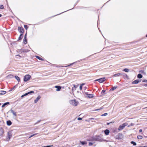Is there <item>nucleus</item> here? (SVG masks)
I'll use <instances>...</instances> for the list:
<instances>
[{
  "label": "nucleus",
  "mask_w": 147,
  "mask_h": 147,
  "mask_svg": "<svg viewBox=\"0 0 147 147\" xmlns=\"http://www.w3.org/2000/svg\"><path fill=\"white\" fill-rule=\"evenodd\" d=\"M131 144H133L134 146L136 145V143L133 141H131Z\"/></svg>",
  "instance_id": "nucleus-35"
},
{
  "label": "nucleus",
  "mask_w": 147,
  "mask_h": 147,
  "mask_svg": "<svg viewBox=\"0 0 147 147\" xmlns=\"http://www.w3.org/2000/svg\"><path fill=\"white\" fill-rule=\"evenodd\" d=\"M142 77V76L140 74H138V78H141Z\"/></svg>",
  "instance_id": "nucleus-32"
},
{
  "label": "nucleus",
  "mask_w": 147,
  "mask_h": 147,
  "mask_svg": "<svg viewBox=\"0 0 147 147\" xmlns=\"http://www.w3.org/2000/svg\"><path fill=\"white\" fill-rule=\"evenodd\" d=\"M4 7L3 6V5H0V9H4Z\"/></svg>",
  "instance_id": "nucleus-34"
},
{
  "label": "nucleus",
  "mask_w": 147,
  "mask_h": 147,
  "mask_svg": "<svg viewBox=\"0 0 147 147\" xmlns=\"http://www.w3.org/2000/svg\"><path fill=\"white\" fill-rule=\"evenodd\" d=\"M16 56H17H17H19V57H20L19 55H16Z\"/></svg>",
  "instance_id": "nucleus-55"
},
{
  "label": "nucleus",
  "mask_w": 147,
  "mask_h": 147,
  "mask_svg": "<svg viewBox=\"0 0 147 147\" xmlns=\"http://www.w3.org/2000/svg\"><path fill=\"white\" fill-rule=\"evenodd\" d=\"M15 88V87L14 86L12 88V90H13V89H14V88Z\"/></svg>",
  "instance_id": "nucleus-56"
},
{
  "label": "nucleus",
  "mask_w": 147,
  "mask_h": 147,
  "mask_svg": "<svg viewBox=\"0 0 147 147\" xmlns=\"http://www.w3.org/2000/svg\"><path fill=\"white\" fill-rule=\"evenodd\" d=\"M42 146V147H50L51 146Z\"/></svg>",
  "instance_id": "nucleus-45"
},
{
  "label": "nucleus",
  "mask_w": 147,
  "mask_h": 147,
  "mask_svg": "<svg viewBox=\"0 0 147 147\" xmlns=\"http://www.w3.org/2000/svg\"><path fill=\"white\" fill-rule=\"evenodd\" d=\"M75 63V62H74V63H71V64H70V65H68L65 66V67H67V66H70L71 65H73V64H74Z\"/></svg>",
  "instance_id": "nucleus-40"
},
{
  "label": "nucleus",
  "mask_w": 147,
  "mask_h": 147,
  "mask_svg": "<svg viewBox=\"0 0 147 147\" xmlns=\"http://www.w3.org/2000/svg\"><path fill=\"white\" fill-rule=\"evenodd\" d=\"M104 132L106 135H108L110 131L109 130L107 129L105 130Z\"/></svg>",
  "instance_id": "nucleus-13"
},
{
  "label": "nucleus",
  "mask_w": 147,
  "mask_h": 147,
  "mask_svg": "<svg viewBox=\"0 0 147 147\" xmlns=\"http://www.w3.org/2000/svg\"><path fill=\"white\" fill-rule=\"evenodd\" d=\"M80 143L83 145L85 144H86V142L85 141H80Z\"/></svg>",
  "instance_id": "nucleus-27"
},
{
  "label": "nucleus",
  "mask_w": 147,
  "mask_h": 147,
  "mask_svg": "<svg viewBox=\"0 0 147 147\" xmlns=\"http://www.w3.org/2000/svg\"><path fill=\"white\" fill-rule=\"evenodd\" d=\"M13 77V76L12 75H9L7 76V78H12Z\"/></svg>",
  "instance_id": "nucleus-30"
},
{
  "label": "nucleus",
  "mask_w": 147,
  "mask_h": 147,
  "mask_svg": "<svg viewBox=\"0 0 147 147\" xmlns=\"http://www.w3.org/2000/svg\"><path fill=\"white\" fill-rule=\"evenodd\" d=\"M15 78L19 82L20 81V78L18 76H16Z\"/></svg>",
  "instance_id": "nucleus-22"
},
{
  "label": "nucleus",
  "mask_w": 147,
  "mask_h": 147,
  "mask_svg": "<svg viewBox=\"0 0 147 147\" xmlns=\"http://www.w3.org/2000/svg\"><path fill=\"white\" fill-rule=\"evenodd\" d=\"M82 119L81 118L79 117L78 118V120H81Z\"/></svg>",
  "instance_id": "nucleus-46"
},
{
  "label": "nucleus",
  "mask_w": 147,
  "mask_h": 147,
  "mask_svg": "<svg viewBox=\"0 0 147 147\" xmlns=\"http://www.w3.org/2000/svg\"><path fill=\"white\" fill-rule=\"evenodd\" d=\"M2 16V15L1 14H0V17H1Z\"/></svg>",
  "instance_id": "nucleus-58"
},
{
  "label": "nucleus",
  "mask_w": 147,
  "mask_h": 147,
  "mask_svg": "<svg viewBox=\"0 0 147 147\" xmlns=\"http://www.w3.org/2000/svg\"><path fill=\"white\" fill-rule=\"evenodd\" d=\"M95 119H96H96L95 118H89V120L88 121H89L90 120H94Z\"/></svg>",
  "instance_id": "nucleus-33"
},
{
  "label": "nucleus",
  "mask_w": 147,
  "mask_h": 147,
  "mask_svg": "<svg viewBox=\"0 0 147 147\" xmlns=\"http://www.w3.org/2000/svg\"><path fill=\"white\" fill-rule=\"evenodd\" d=\"M120 74H121L120 73H118L117 74H115L113 76V77H115L119 76Z\"/></svg>",
  "instance_id": "nucleus-24"
},
{
  "label": "nucleus",
  "mask_w": 147,
  "mask_h": 147,
  "mask_svg": "<svg viewBox=\"0 0 147 147\" xmlns=\"http://www.w3.org/2000/svg\"><path fill=\"white\" fill-rule=\"evenodd\" d=\"M103 108V107H101L99 109H95V110H94V111H97L100 110L102 109Z\"/></svg>",
  "instance_id": "nucleus-36"
},
{
  "label": "nucleus",
  "mask_w": 147,
  "mask_h": 147,
  "mask_svg": "<svg viewBox=\"0 0 147 147\" xmlns=\"http://www.w3.org/2000/svg\"><path fill=\"white\" fill-rule=\"evenodd\" d=\"M22 37H23L22 34H21L20 35V36H19V37L18 38V40H20V39H22Z\"/></svg>",
  "instance_id": "nucleus-29"
},
{
  "label": "nucleus",
  "mask_w": 147,
  "mask_h": 147,
  "mask_svg": "<svg viewBox=\"0 0 147 147\" xmlns=\"http://www.w3.org/2000/svg\"><path fill=\"white\" fill-rule=\"evenodd\" d=\"M92 144H93V143L91 142H90L89 143V146H90L92 145Z\"/></svg>",
  "instance_id": "nucleus-41"
},
{
  "label": "nucleus",
  "mask_w": 147,
  "mask_h": 147,
  "mask_svg": "<svg viewBox=\"0 0 147 147\" xmlns=\"http://www.w3.org/2000/svg\"><path fill=\"white\" fill-rule=\"evenodd\" d=\"M85 95L86 96V97L89 98H91L94 97V95L93 94H89L88 93V92H85Z\"/></svg>",
  "instance_id": "nucleus-6"
},
{
  "label": "nucleus",
  "mask_w": 147,
  "mask_h": 147,
  "mask_svg": "<svg viewBox=\"0 0 147 147\" xmlns=\"http://www.w3.org/2000/svg\"><path fill=\"white\" fill-rule=\"evenodd\" d=\"M107 115H108L107 113H105L104 114L101 115V116H106Z\"/></svg>",
  "instance_id": "nucleus-37"
},
{
  "label": "nucleus",
  "mask_w": 147,
  "mask_h": 147,
  "mask_svg": "<svg viewBox=\"0 0 147 147\" xmlns=\"http://www.w3.org/2000/svg\"><path fill=\"white\" fill-rule=\"evenodd\" d=\"M138 147H147V146H139Z\"/></svg>",
  "instance_id": "nucleus-54"
},
{
  "label": "nucleus",
  "mask_w": 147,
  "mask_h": 147,
  "mask_svg": "<svg viewBox=\"0 0 147 147\" xmlns=\"http://www.w3.org/2000/svg\"><path fill=\"white\" fill-rule=\"evenodd\" d=\"M4 133L3 129L2 127H0V136L2 135Z\"/></svg>",
  "instance_id": "nucleus-11"
},
{
  "label": "nucleus",
  "mask_w": 147,
  "mask_h": 147,
  "mask_svg": "<svg viewBox=\"0 0 147 147\" xmlns=\"http://www.w3.org/2000/svg\"><path fill=\"white\" fill-rule=\"evenodd\" d=\"M34 91H30L28 92L25 93L24 95V96H26L28 95L29 94H31V93H34Z\"/></svg>",
  "instance_id": "nucleus-15"
},
{
  "label": "nucleus",
  "mask_w": 147,
  "mask_h": 147,
  "mask_svg": "<svg viewBox=\"0 0 147 147\" xmlns=\"http://www.w3.org/2000/svg\"><path fill=\"white\" fill-rule=\"evenodd\" d=\"M7 135L6 137V140H9L12 136V131H10L7 132Z\"/></svg>",
  "instance_id": "nucleus-1"
},
{
  "label": "nucleus",
  "mask_w": 147,
  "mask_h": 147,
  "mask_svg": "<svg viewBox=\"0 0 147 147\" xmlns=\"http://www.w3.org/2000/svg\"><path fill=\"white\" fill-rule=\"evenodd\" d=\"M142 131V129H140L139 130V133H141Z\"/></svg>",
  "instance_id": "nucleus-47"
},
{
  "label": "nucleus",
  "mask_w": 147,
  "mask_h": 147,
  "mask_svg": "<svg viewBox=\"0 0 147 147\" xmlns=\"http://www.w3.org/2000/svg\"><path fill=\"white\" fill-rule=\"evenodd\" d=\"M117 88V86H115L113 87L111 89V90H114L115 89Z\"/></svg>",
  "instance_id": "nucleus-31"
},
{
  "label": "nucleus",
  "mask_w": 147,
  "mask_h": 147,
  "mask_svg": "<svg viewBox=\"0 0 147 147\" xmlns=\"http://www.w3.org/2000/svg\"><path fill=\"white\" fill-rule=\"evenodd\" d=\"M127 125V123H124L123 124L120 125L119 126V127L118 128V130L119 131H121V130H122L124 128V127H125V126H126Z\"/></svg>",
  "instance_id": "nucleus-3"
},
{
  "label": "nucleus",
  "mask_w": 147,
  "mask_h": 147,
  "mask_svg": "<svg viewBox=\"0 0 147 147\" xmlns=\"http://www.w3.org/2000/svg\"><path fill=\"white\" fill-rule=\"evenodd\" d=\"M142 82H147V80H144L142 81Z\"/></svg>",
  "instance_id": "nucleus-43"
},
{
  "label": "nucleus",
  "mask_w": 147,
  "mask_h": 147,
  "mask_svg": "<svg viewBox=\"0 0 147 147\" xmlns=\"http://www.w3.org/2000/svg\"><path fill=\"white\" fill-rule=\"evenodd\" d=\"M85 85V83H82V84H81V85H82V86L83 85Z\"/></svg>",
  "instance_id": "nucleus-52"
},
{
  "label": "nucleus",
  "mask_w": 147,
  "mask_h": 147,
  "mask_svg": "<svg viewBox=\"0 0 147 147\" xmlns=\"http://www.w3.org/2000/svg\"><path fill=\"white\" fill-rule=\"evenodd\" d=\"M139 72L140 73H141L142 74H143V75H145V74H146L144 72V71H142V70L140 71Z\"/></svg>",
  "instance_id": "nucleus-28"
},
{
  "label": "nucleus",
  "mask_w": 147,
  "mask_h": 147,
  "mask_svg": "<svg viewBox=\"0 0 147 147\" xmlns=\"http://www.w3.org/2000/svg\"><path fill=\"white\" fill-rule=\"evenodd\" d=\"M112 122H110V123H107V125H109L110 123H111Z\"/></svg>",
  "instance_id": "nucleus-50"
},
{
  "label": "nucleus",
  "mask_w": 147,
  "mask_h": 147,
  "mask_svg": "<svg viewBox=\"0 0 147 147\" xmlns=\"http://www.w3.org/2000/svg\"><path fill=\"white\" fill-rule=\"evenodd\" d=\"M41 98L40 96H38L37 98H36V99L34 100V102L35 103H36L38 101L39 99L40 98Z\"/></svg>",
  "instance_id": "nucleus-10"
},
{
  "label": "nucleus",
  "mask_w": 147,
  "mask_h": 147,
  "mask_svg": "<svg viewBox=\"0 0 147 147\" xmlns=\"http://www.w3.org/2000/svg\"><path fill=\"white\" fill-rule=\"evenodd\" d=\"M55 87L57 88L56 89V91H60L61 88V87L60 86H55Z\"/></svg>",
  "instance_id": "nucleus-12"
},
{
  "label": "nucleus",
  "mask_w": 147,
  "mask_h": 147,
  "mask_svg": "<svg viewBox=\"0 0 147 147\" xmlns=\"http://www.w3.org/2000/svg\"><path fill=\"white\" fill-rule=\"evenodd\" d=\"M6 93V92L4 91H0V94H4Z\"/></svg>",
  "instance_id": "nucleus-20"
},
{
  "label": "nucleus",
  "mask_w": 147,
  "mask_h": 147,
  "mask_svg": "<svg viewBox=\"0 0 147 147\" xmlns=\"http://www.w3.org/2000/svg\"><path fill=\"white\" fill-rule=\"evenodd\" d=\"M105 80V78H103L99 79L96 80L95 81H98L100 83H103Z\"/></svg>",
  "instance_id": "nucleus-5"
},
{
  "label": "nucleus",
  "mask_w": 147,
  "mask_h": 147,
  "mask_svg": "<svg viewBox=\"0 0 147 147\" xmlns=\"http://www.w3.org/2000/svg\"><path fill=\"white\" fill-rule=\"evenodd\" d=\"M31 76L29 75H25L24 78V80L25 82H26L28 81L30 78Z\"/></svg>",
  "instance_id": "nucleus-4"
},
{
  "label": "nucleus",
  "mask_w": 147,
  "mask_h": 147,
  "mask_svg": "<svg viewBox=\"0 0 147 147\" xmlns=\"http://www.w3.org/2000/svg\"><path fill=\"white\" fill-rule=\"evenodd\" d=\"M11 122L10 121H8L7 122V124L8 125H10L11 124Z\"/></svg>",
  "instance_id": "nucleus-18"
},
{
  "label": "nucleus",
  "mask_w": 147,
  "mask_h": 147,
  "mask_svg": "<svg viewBox=\"0 0 147 147\" xmlns=\"http://www.w3.org/2000/svg\"><path fill=\"white\" fill-rule=\"evenodd\" d=\"M18 30L20 33H23L24 32V29L22 27H19Z\"/></svg>",
  "instance_id": "nucleus-8"
},
{
  "label": "nucleus",
  "mask_w": 147,
  "mask_h": 147,
  "mask_svg": "<svg viewBox=\"0 0 147 147\" xmlns=\"http://www.w3.org/2000/svg\"><path fill=\"white\" fill-rule=\"evenodd\" d=\"M11 112L12 113L13 115L15 116V117H16V112H15L12 109L11 110H10Z\"/></svg>",
  "instance_id": "nucleus-16"
},
{
  "label": "nucleus",
  "mask_w": 147,
  "mask_h": 147,
  "mask_svg": "<svg viewBox=\"0 0 147 147\" xmlns=\"http://www.w3.org/2000/svg\"><path fill=\"white\" fill-rule=\"evenodd\" d=\"M145 86H147V84H145Z\"/></svg>",
  "instance_id": "nucleus-57"
},
{
  "label": "nucleus",
  "mask_w": 147,
  "mask_h": 147,
  "mask_svg": "<svg viewBox=\"0 0 147 147\" xmlns=\"http://www.w3.org/2000/svg\"><path fill=\"white\" fill-rule=\"evenodd\" d=\"M123 71L125 72H128L129 71V69L127 68H125L123 69Z\"/></svg>",
  "instance_id": "nucleus-23"
},
{
  "label": "nucleus",
  "mask_w": 147,
  "mask_h": 147,
  "mask_svg": "<svg viewBox=\"0 0 147 147\" xmlns=\"http://www.w3.org/2000/svg\"><path fill=\"white\" fill-rule=\"evenodd\" d=\"M122 75L123 76L124 78L125 79H129L127 75L125 73H123L122 74Z\"/></svg>",
  "instance_id": "nucleus-9"
},
{
  "label": "nucleus",
  "mask_w": 147,
  "mask_h": 147,
  "mask_svg": "<svg viewBox=\"0 0 147 147\" xmlns=\"http://www.w3.org/2000/svg\"><path fill=\"white\" fill-rule=\"evenodd\" d=\"M24 27L25 28L26 30H27V29H28V26H27V25H24Z\"/></svg>",
  "instance_id": "nucleus-39"
},
{
  "label": "nucleus",
  "mask_w": 147,
  "mask_h": 147,
  "mask_svg": "<svg viewBox=\"0 0 147 147\" xmlns=\"http://www.w3.org/2000/svg\"><path fill=\"white\" fill-rule=\"evenodd\" d=\"M25 37H26V34H25V35L24 38H25Z\"/></svg>",
  "instance_id": "nucleus-51"
},
{
  "label": "nucleus",
  "mask_w": 147,
  "mask_h": 147,
  "mask_svg": "<svg viewBox=\"0 0 147 147\" xmlns=\"http://www.w3.org/2000/svg\"><path fill=\"white\" fill-rule=\"evenodd\" d=\"M123 135L121 133H119L118 135L117 136L116 138L118 140L122 139L123 138Z\"/></svg>",
  "instance_id": "nucleus-7"
},
{
  "label": "nucleus",
  "mask_w": 147,
  "mask_h": 147,
  "mask_svg": "<svg viewBox=\"0 0 147 147\" xmlns=\"http://www.w3.org/2000/svg\"><path fill=\"white\" fill-rule=\"evenodd\" d=\"M70 103L74 106H76L78 104V102L75 100H71L69 101Z\"/></svg>",
  "instance_id": "nucleus-2"
},
{
  "label": "nucleus",
  "mask_w": 147,
  "mask_h": 147,
  "mask_svg": "<svg viewBox=\"0 0 147 147\" xmlns=\"http://www.w3.org/2000/svg\"><path fill=\"white\" fill-rule=\"evenodd\" d=\"M40 121V120H39L37 121L36 123H35V125L37 123H38Z\"/></svg>",
  "instance_id": "nucleus-48"
},
{
  "label": "nucleus",
  "mask_w": 147,
  "mask_h": 147,
  "mask_svg": "<svg viewBox=\"0 0 147 147\" xmlns=\"http://www.w3.org/2000/svg\"><path fill=\"white\" fill-rule=\"evenodd\" d=\"M140 82V81L139 80H138V82Z\"/></svg>",
  "instance_id": "nucleus-59"
},
{
  "label": "nucleus",
  "mask_w": 147,
  "mask_h": 147,
  "mask_svg": "<svg viewBox=\"0 0 147 147\" xmlns=\"http://www.w3.org/2000/svg\"><path fill=\"white\" fill-rule=\"evenodd\" d=\"M23 42L25 44H26L27 43V40L26 38V37L24 38L23 40Z\"/></svg>",
  "instance_id": "nucleus-19"
},
{
  "label": "nucleus",
  "mask_w": 147,
  "mask_h": 147,
  "mask_svg": "<svg viewBox=\"0 0 147 147\" xmlns=\"http://www.w3.org/2000/svg\"><path fill=\"white\" fill-rule=\"evenodd\" d=\"M95 140L97 141L100 142L102 141L101 139L98 137L95 138Z\"/></svg>",
  "instance_id": "nucleus-17"
},
{
  "label": "nucleus",
  "mask_w": 147,
  "mask_h": 147,
  "mask_svg": "<svg viewBox=\"0 0 147 147\" xmlns=\"http://www.w3.org/2000/svg\"><path fill=\"white\" fill-rule=\"evenodd\" d=\"M9 104V102H7L4 103L2 106V107H5V105Z\"/></svg>",
  "instance_id": "nucleus-25"
},
{
  "label": "nucleus",
  "mask_w": 147,
  "mask_h": 147,
  "mask_svg": "<svg viewBox=\"0 0 147 147\" xmlns=\"http://www.w3.org/2000/svg\"><path fill=\"white\" fill-rule=\"evenodd\" d=\"M132 84H136L138 83V80H136L132 82Z\"/></svg>",
  "instance_id": "nucleus-26"
},
{
  "label": "nucleus",
  "mask_w": 147,
  "mask_h": 147,
  "mask_svg": "<svg viewBox=\"0 0 147 147\" xmlns=\"http://www.w3.org/2000/svg\"><path fill=\"white\" fill-rule=\"evenodd\" d=\"M142 135H138V139H142L143 136H144V134H141Z\"/></svg>",
  "instance_id": "nucleus-14"
},
{
  "label": "nucleus",
  "mask_w": 147,
  "mask_h": 147,
  "mask_svg": "<svg viewBox=\"0 0 147 147\" xmlns=\"http://www.w3.org/2000/svg\"><path fill=\"white\" fill-rule=\"evenodd\" d=\"M82 85H80V90H81L82 89Z\"/></svg>",
  "instance_id": "nucleus-42"
},
{
  "label": "nucleus",
  "mask_w": 147,
  "mask_h": 147,
  "mask_svg": "<svg viewBox=\"0 0 147 147\" xmlns=\"http://www.w3.org/2000/svg\"><path fill=\"white\" fill-rule=\"evenodd\" d=\"M105 90H103L102 91V92H101V93H105Z\"/></svg>",
  "instance_id": "nucleus-49"
},
{
  "label": "nucleus",
  "mask_w": 147,
  "mask_h": 147,
  "mask_svg": "<svg viewBox=\"0 0 147 147\" xmlns=\"http://www.w3.org/2000/svg\"><path fill=\"white\" fill-rule=\"evenodd\" d=\"M37 134H33V135H31V136H30L29 138H31V137H32L33 136H35V135H36Z\"/></svg>",
  "instance_id": "nucleus-38"
},
{
  "label": "nucleus",
  "mask_w": 147,
  "mask_h": 147,
  "mask_svg": "<svg viewBox=\"0 0 147 147\" xmlns=\"http://www.w3.org/2000/svg\"><path fill=\"white\" fill-rule=\"evenodd\" d=\"M38 59L40 60H41V61H43L44 60V59L40 57H39V56H35Z\"/></svg>",
  "instance_id": "nucleus-21"
},
{
  "label": "nucleus",
  "mask_w": 147,
  "mask_h": 147,
  "mask_svg": "<svg viewBox=\"0 0 147 147\" xmlns=\"http://www.w3.org/2000/svg\"><path fill=\"white\" fill-rule=\"evenodd\" d=\"M24 96V95H22V96H21V97L22 98H23Z\"/></svg>",
  "instance_id": "nucleus-53"
},
{
  "label": "nucleus",
  "mask_w": 147,
  "mask_h": 147,
  "mask_svg": "<svg viewBox=\"0 0 147 147\" xmlns=\"http://www.w3.org/2000/svg\"><path fill=\"white\" fill-rule=\"evenodd\" d=\"M1 105V104L0 103V106Z\"/></svg>",
  "instance_id": "nucleus-61"
},
{
  "label": "nucleus",
  "mask_w": 147,
  "mask_h": 147,
  "mask_svg": "<svg viewBox=\"0 0 147 147\" xmlns=\"http://www.w3.org/2000/svg\"><path fill=\"white\" fill-rule=\"evenodd\" d=\"M146 36L147 37V34L146 35Z\"/></svg>",
  "instance_id": "nucleus-60"
},
{
  "label": "nucleus",
  "mask_w": 147,
  "mask_h": 147,
  "mask_svg": "<svg viewBox=\"0 0 147 147\" xmlns=\"http://www.w3.org/2000/svg\"><path fill=\"white\" fill-rule=\"evenodd\" d=\"M29 51H30V50H25L24 51V52H27Z\"/></svg>",
  "instance_id": "nucleus-44"
}]
</instances>
